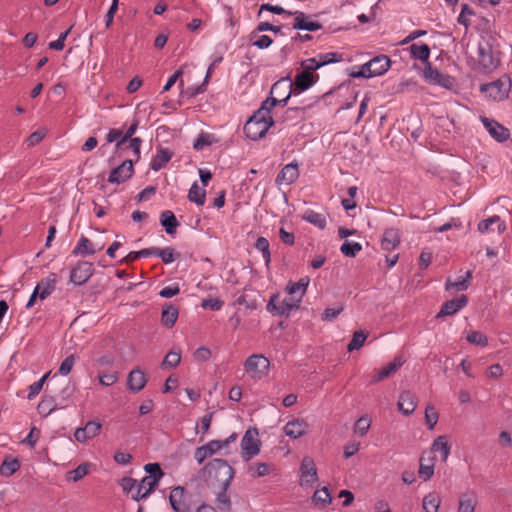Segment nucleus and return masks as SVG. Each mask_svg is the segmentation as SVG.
<instances>
[{
	"label": "nucleus",
	"mask_w": 512,
	"mask_h": 512,
	"mask_svg": "<svg viewBox=\"0 0 512 512\" xmlns=\"http://www.w3.org/2000/svg\"><path fill=\"white\" fill-rule=\"evenodd\" d=\"M411 55L415 59L427 62L430 56V48L427 44L414 43L409 47Z\"/></svg>",
	"instance_id": "a19ab883"
},
{
	"label": "nucleus",
	"mask_w": 512,
	"mask_h": 512,
	"mask_svg": "<svg viewBox=\"0 0 512 512\" xmlns=\"http://www.w3.org/2000/svg\"><path fill=\"white\" fill-rule=\"evenodd\" d=\"M181 361V353L179 351H170L164 358L162 368H175Z\"/></svg>",
	"instance_id": "8fccbe9b"
},
{
	"label": "nucleus",
	"mask_w": 512,
	"mask_h": 512,
	"mask_svg": "<svg viewBox=\"0 0 512 512\" xmlns=\"http://www.w3.org/2000/svg\"><path fill=\"white\" fill-rule=\"evenodd\" d=\"M180 292V288L178 284H172L162 288L159 292V295L163 298H171L177 295Z\"/></svg>",
	"instance_id": "338daca9"
},
{
	"label": "nucleus",
	"mask_w": 512,
	"mask_h": 512,
	"mask_svg": "<svg viewBox=\"0 0 512 512\" xmlns=\"http://www.w3.org/2000/svg\"><path fill=\"white\" fill-rule=\"evenodd\" d=\"M497 224V230L499 233H503L506 230V225L504 222L501 221L500 217L497 215H494L488 219L482 220L478 224V230L481 233H486L490 230H492V225Z\"/></svg>",
	"instance_id": "72a5a7b5"
},
{
	"label": "nucleus",
	"mask_w": 512,
	"mask_h": 512,
	"mask_svg": "<svg viewBox=\"0 0 512 512\" xmlns=\"http://www.w3.org/2000/svg\"><path fill=\"white\" fill-rule=\"evenodd\" d=\"M274 470V466L269 463L256 462L249 465L248 472L252 477H263Z\"/></svg>",
	"instance_id": "c9c22d12"
},
{
	"label": "nucleus",
	"mask_w": 512,
	"mask_h": 512,
	"mask_svg": "<svg viewBox=\"0 0 512 512\" xmlns=\"http://www.w3.org/2000/svg\"><path fill=\"white\" fill-rule=\"evenodd\" d=\"M215 141L212 134L201 133L195 140L193 147L195 150H203L205 147L210 146Z\"/></svg>",
	"instance_id": "3c124183"
},
{
	"label": "nucleus",
	"mask_w": 512,
	"mask_h": 512,
	"mask_svg": "<svg viewBox=\"0 0 512 512\" xmlns=\"http://www.w3.org/2000/svg\"><path fill=\"white\" fill-rule=\"evenodd\" d=\"M299 177L298 165L296 163H289L285 165L278 173L276 182L278 184L290 185L294 183Z\"/></svg>",
	"instance_id": "5701e85b"
},
{
	"label": "nucleus",
	"mask_w": 512,
	"mask_h": 512,
	"mask_svg": "<svg viewBox=\"0 0 512 512\" xmlns=\"http://www.w3.org/2000/svg\"><path fill=\"white\" fill-rule=\"evenodd\" d=\"M511 89V79L508 75H502L499 79L482 84L480 91L485 93L493 101H504L508 98Z\"/></svg>",
	"instance_id": "7ed1b4c3"
},
{
	"label": "nucleus",
	"mask_w": 512,
	"mask_h": 512,
	"mask_svg": "<svg viewBox=\"0 0 512 512\" xmlns=\"http://www.w3.org/2000/svg\"><path fill=\"white\" fill-rule=\"evenodd\" d=\"M302 219L316 226L319 229H324L327 224L326 217L324 214L318 213L311 209H308L303 213Z\"/></svg>",
	"instance_id": "473e14b6"
},
{
	"label": "nucleus",
	"mask_w": 512,
	"mask_h": 512,
	"mask_svg": "<svg viewBox=\"0 0 512 512\" xmlns=\"http://www.w3.org/2000/svg\"><path fill=\"white\" fill-rule=\"evenodd\" d=\"M466 339L469 343L482 347L488 344V338L479 331L468 332Z\"/></svg>",
	"instance_id": "864d4df0"
},
{
	"label": "nucleus",
	"mask_w": 512,
	"mask_h": 512,
	"mask_svg": "<svg viewBox=\"0 0 512 512\" xmlns=\"http://www.w3.org/2000/svg\"><path fill=\"white\" fill-rule=\"evenodd\" d=\"M451 451V445L448 440V436L441 435L434 439L431 449L428 452H432L434 455L436 452L441 454V459L446 462Z\"/></svg>",
	"instance_id": "bb28decb"
},
{
	"label": "nucleus",
	"mask_w": 512,
	"mask_h": 512,
	"mask_svg": "<svg viewBox=\"0 0 512 512\" xmlns=\"http://www.w3.org/2000/svg\"><path fill=\"white\" fill-rule=\"evenodd\" d=\"M255 247L262 253L263 259L265 260L266 266L271 261V253L269 249V241L265 237H259L255 243Z\"/></svg>",
	"instance_id": "c03bdc74"
},
{
	"label": "nucleus",
	"mask_w": 512,
	"mask_h": 512,
	"mask_svg": "<svg viewBox=\"0 0 512 512\" xmlns=\"http://www.w3.org/2000/svg\"><path fill=\"white\" fill-rule=\"evenodd\" d=\"M141 143H142V140L140 138H138V137L132 138L130 140H127L126 145L121 149L122 150L128 149V148L131 149L135 156V159L137 161L140 158Z\"/></svg>",
	"instance_id": "bf43d9fd"
},
{
	"label": "nucleus",
	"mask_w": 512,
	"mask_h": 512,
	"mask_svg": "<svg viewBox=\"0 0 512 512\" xmlns=\"http://www.w3.org/2000/svg\"><path fill=\"white\" fill-rule=\"evenodd\" d=\"M121 487L124 492L131 493V497L135 501L147 498L154 491V489L148 488V485L143 483V479L137 482L130 477L122 479Z\"/></svg>",
	"instance_id": "423d86ee"
},
{
	"label": "nucleus",
	"mask_w": 512,
	"mask_h": 512,
	"mask_svg": "<svg viewBox=\"0 0 512 512\" xmlns=\"http://www.w3.org/2000/svg\"><path fill=\"white\" fill-rule=\"evenodd\" d=\"M435 461L436 457L432 455V452H423L418 471L419 477L422 480L427 481L433 476Z\"/></svg>",
	"instance_id": "a211bd4d"
},
{
	"label": "nucleus",
	"mask_w": 512,
	"mask_h": 512,
	"mask_svg": "<svg viewBox=\"0 0 512 512\" xmlns=\"http://www.w3.org/2000/svg\"><path fill=\"white\" fill-rule=\"evenodd\" d=\"M104 248V243L92 242L85 236H81L78 240L76 246L74 247L72 254L77 256H86L93 255L97 251H100Z\"/></svg>",
	"instance_id": "2eb2a0df"
},
{
	"label": "nucleus",
	"mask_w": 512,
	"mask_h": 512,
	"mask_svg": "<svg viewBox=\"0 0 512 512\" xmlns=\"http://www.w3.org/2000/svg\"><path fill=\"white\" fill-rule=\"evenodd\" d=\"M299 476L301 487H312L318 481L317 468L310 456H305L302 459Z\"/></svg>",
	"instance_id": "0eeeda50"
},
{
	"label": "nucleus",
	"mask_w": 512,
	"mask_h": 512,
	"mask_svg": "<svg viewBox=\"0 0 512 512\" xmlns=\"http://www.w3.org/2000/svg\"><path fill=\"white\" fill-rule=\"evenodd\" d=\"M390 67V59L386 55H379L366 63V69L372 77L384 74Z\"/></svg>",
	"instance_id": "6ab92c4d"
},
{
	"label": "nucleus",
	"mask_w": 512,
	"mask_h": 512,
	"mask_svg": "<svg viewBox=\"0 0 512 512\" xmlns=\"http://www.w3.org/2000/svg\"><path fill=\"white\" fill-rule=\"evenodd\" d=\"M366 338H367V334H365L362 331H356L353 335L352 340L348 344V350L353 351V350L360 349L363 346Z\"/></svg>",
	"instance_id": "6e6d98bb"
},
{
	"label": "nucleus",
	"mask_w": 512,
	"mask_h": 512,
	"mask_svg": "<svg viewBox=\"0 0 512 512\" xmlns=\"http://www.w3.org/2000/svg\"><path fill=\"white\" fill-rule=\"evenodd\" d=\"M475 502L472 499L461 498L459 502L458 512H474Z\"/></svg>",
	"instance_id": "774afa93"
},
{
	"label": "nucleus",
	"mask_w": 512,
	"mask_h": 512,
	"mask_svg": "<svg viewBox=\"0 0 512 512\" xmlns=\"http://www.w3.org/2000/svg\"><path fill=\"white\" fill-rule=\"evenodd\" d=\"M93 272L92 263L78 262L71 270L70 281L75 285H83L92 277Z\"/></svg>",
	"instance_id": "9b49d317"
},
{
	"label": "nucleus",
	"mask_w": 512,
	"mask_h": 512,
	"mask_svg": "<svg viewBox=\"0 0 512 512\" xmlns=\"http://www.w3.org/2000/svg\"><path fill=\"white\" fill-rule=\"evenodd\" d=\"M301 300L298 297H294L287 293V295L279 300L278 295L271 296L267 310L275 315H289V313L299 307Z\"/></svg>",
	"instance_id": "20e7f679"
},
{
	"label": "nucleus",
	"mask_w": 512,
	"mask_h": 512,
	"mask_svg": "<svg viewBox=\"0 0 512 512\" xmlns=\"http://www.w3.org/2000/svg\"><path fill=\"white\" fill-rule=\"evenodd\" d=\"M160 221L168 234H173L179 225L174 213L170 210H165L161 213Z\"/></svg>",
	"instance_id": "e433bc0d"
},
{
	"label": "nucleus",
	"mask_w": 512,
	"mask_h": 512,
	"mask_svg": "<svg viewBox=\"0 0 512 512\" xmlns=\"http://www.w3.org/2000/svg\"><path fill=\"white\" fill-rule=\"evenodd\" d=\"M468 303V298L466 295H461L457 299H452L446 301L439 311L437 317L450 316L457 313L459 310L464 308Z\"/></svg>",
	"instance_id": "412c9836"
},
{
	"label": "nucleus",
	"mask_w": 512,
	"mask_h": 512,
	"mask_svg": "<svg viewBox=\"0 0 512 512\" xmlns=\"http://www.w3.org/2000/svg\"><path fill=\"white\" fill-rule=\"evenodd\" d=\"M441 498L437 492H430L423 498L422 507L425 512H438Z\"/></svg>",
	"instance_id": "f704fd0d"
},
{
	"label": "nucleus",
	"mask_w": 512,
	"mask_h": 512,
	"mask_svg": "<svg viewBox=\"0 0 512 512\" xmlns=\"http://www.w3.org/2000/svg\"><path fill=\"white\" fill-rule=\"evenodd\" d=\"M308 284H309L308 278H301L298 282L291 283L287 286V288H286L287 293L294 297L299 296V299L302 300V297L304 296V294L306 292Z\"/></svg>",
	"instance_id": "4c0bfd02"
},
{
	"label": "nucleus",
	"mask_w": 512,
	"mask_h": 512,
	"mask_svg": "<svg viewBox=\"0 0 512 512\" xmlns=\"http://www.w3.org/2000/svg\"><path fill=\"white\" fill-rule=\"evenodd\" d=\"M173 152L168 148H158L156 155L153 157L150 163V167L154 171H159L166 166L171 160Z\"/></svg>",
	"instance_id": "c756f323"
},
{
	"label": "nucleus",
	"mask_w": 512,
	"mask_h": 512,
	"mask_svg": "<svg viewBox=\"0 0 512 512\" xmlns=\"http://www.w3.org/2000/svg\"><path fill=\"white\" fill-rule=\"evenodd\" d=\"M264 11H269V12L279 14V15H281V14H286L288 16L293 15L292 12L286 11L283 7H281L279 5H272L269 3H265L260 6L258 16H261Z\"/></svg>",
	"instance_id": "4d7b16f0"
},
{
	"label": "nucleus",
	"mask_w": 512,
	"mask_h": 512,
	"mask_svg": "<svg viewBox=\"0 0 512 512\" xmlns=\"http://www.w3.org/2000/svg\"><path fill=\"white\" fill-rule=\"evenodd\" d=\"M156 257H159L165 264H170L180 257V253L176 252L172 247H157Z\"/></svg>",
	"instance_id": "79ce46f5"
},
{
	"label": "nucleus",
	"mask_w": 512,
	"mask_h": 512,
	"mask_svg": "<svg viewBox=\"0 0 512 512\" xmlns=\"http://www.w3.org/2000/svg\"><path fill=\"white\" fill-rule=\"evenodd\" d=\"M312 501L315 505L324 508L332 501L331 495L327 487H323L314 492Z\"/></svg>",
	"instance_id": "ea45409f"
},
{
	"label": "nucleus",
	"mask_w": 512,
	"mask_h": 512,
	"mask_svg": "<svg viewBox=\"0 0 512 512\" xmlns=\"http://www.w3.org/2000/svg\"><path fill=\"white\" fill-rule=\"evenodd\" d=\"M242 456L248 461L260 452V441L256 429H248L241 440Z\"/></svg>",
	"instance_id": "6e6552de"
},
{
	"label": "nucleus",
	"mask_w": 512,
	"mask_h": 512,
	"mask_svg": "<svg viewBox=\"0 0 512 512\" xmlns=\"http://www.w3.org/2000/svg\"><path fill=\"white\" fill-rule=\"evenodd\" d=\"M147 383V378L145 373L139 369H133L127 378V386L129 390H131L134 393H137L141 391Z\"/></svg>",
	"instance_id": "393cba45"
},
{
	"label": "nucleus",
	"mask_w": 512,
	"mask_h": 512,
	"mask_svg": "<svg viewBox=\"0 0 512 512\" xmlns=\"http://www.w3.org/2000/svg\"><path fill=\"white\" fill-rule=\"evenodd\" d=\"M361 250L362 246L358 242L345 241L340 247L342 254L347 257H355Z\"/></svg>",
	"instance_id": "de8ad7c7"
},
{
	"label": "nucleus",
	"mask_w": 512,
	"mask_h": 512,
	"mask_svg": "<svg viewBox=\"0 0 512 512\" xmlns=\"http://www.w3.org/2000/svg\"><path fill=\"white\" fill-rule=\"evenodd\" d=\"M178 309L174 305H166L162 309L161 322L165 327L171 328L175 325L178 319Z\"/></svg>",
	"instance_id": "2f4dec72"
},
{
	"label": "nucleus",
	"mask_w": 512,
	"mask_h": 512,
	"mask_svg": "<svg viewBox=\"0 0 512 512\" xmlns=\"http://www.w3.org/2000/svg\"><path fill=\"white\" fill-rule=\"evenodd\" d=\"M397 406L404 415H410L415 411L417 398L412 392L403 391L399 395Z\"/></svg>",
	"instance_id": "b1692460"
},
{
	"label": "nucleus",
	"mask_w": 512,
	"mask_h": 512,
	"mask_svg": "<svg viewBox=\"0 0 512 512\" xmlns=\"http://www.w3.org/2000/svg\"><path fill=\"white\" fill-rule=\"evenodd\" d=\"M188 199L197 205H203L206 199V191L200 187L197 182H194L188 192Z\"/></svg>",
	"instance_id": "58836bf2"
},
{
	"label": "nucleus",
	"mask_w": 512,
	"mask_h": 512,
	"mask_svg": "<svg viewBox=\"0 0 512 512\" xmlns=\"http://www.w3.org/2000/svg\"><path fill=\"white\" fill-rule=\"evenodd\" d=\"M20 468V463L17 459H5L0 466V474L2 476H11Z\"/></svg>",
	"instance_id": "37998d69"
},
{
	"label": "nucleus",
	"mask_w": 512,
	"mask_h": 512,
	"mask_svg": "<svg viewBox=\"0 0 512 512\" xmlns=\"http://www.w3.org/2000/svg\"><path fill=\"white\" fill-rule=\"evenodd\" d=\"M318 78V74L302 70L295 76L293 84L290 83L288 85V88L290 89L288 94L290 93L291 95L293 90H298L299 92L307 90L318 80Z\"/></svg>",
	"instance_id": "ddd939ff"
},
{
	"label": "nucleus",
	"mask_w": 512,
	"mask_h": 512,
	"mask_svg": "<svg viewBox=\"0 0 512 512\" xmlns=\"http://www.w3.org/2000/svg\"><path fill=\"white\" fill-rule=\"evenodd\" d=\"M169 501L175 512H192L191 505L187 500L186 491L181 486L174 487L171 490Z\"/></svg>",
	"instance_id": "f8f14e48"
},
{
	"label": "nucleus",
	"mask_w": 512,
	"mask_h": 512,
	"mask_svg": "<svg viewBox=\"0 0 512 512\" xmlns=\"http://www.w3.org/2000/svg\"><path fill=\"white\" fill-rule=\"evenodd\" d=\"M70 32H71V27L69 29H67L65 32L61 33L57 40L51 41L49 43V48L53 49V50H58V51L62 50L65 46V40Z\"/></svg>",
	"instance_id": "e2e57ef3"
},
{
	"label": "nucleus",
	"mask_w": 512,
	"mask_h": 512,
	"mask_svg": "<svg viewBox=\"0 0 512 512\" xmlns=\"http://www.w3.org/2000/svg\"><path fill=\"white\" fill-rule=\"evenodd\" d=\"M474 15V11L469 7L468 4H463L461 12L458 16V23L463 25L466 29L471 24L470 17Z\"/></svg>",
	"instance_id": "5fc2aeb1"
},
{
	"label": "nucleus",
	"mask_w": 512,
	"mask_h": 512,
	"mask_svg": "<svg viewBox=\"0 0 512 512\" xmlns=\"http://www.w3.org/2000/svg\"><path fill=\"white\" fill-rule=\"evenodd\" d=\"M423 77L430 84L439 85L444 88H451L454 84V79L451 76L439 72L430 63L425 67Z\"/></svg>",
	"instance_id": "9d476101"
},
{
	"label": "nucleus",
	"mask_w": 512,
	"mask_h": 512,
	"mask_svg": "<svg viewBox=\"0 0 512 512\" xmlns=\"http://www.w3.org/2000/svg\"><path fill=\"white\" fill-rule=\"evenodd\" d=\"M289 98L290 93L281 100L274 97L266 99L261 107L246 121L244 125L245 135L251 140L262 138L274 123L271 116L272 108L277 104L285 106Z\"/></svg>",
	"instance_id": "f257e3e1"
},
{
	"label": "nucleus",
	"mask_w": 512,
	"mask_h": 512,
	"mask_svg": "<svg viewBox=\"0 0 512 512\" xmlns=\"http://www.w3.org/2000/svg\"><path fill=\"white\" fill-rule=\"evenodd\" d=\"M50 374V371L45 373L38 381L34 382L29 386L28 399H33L40 393L45 381L48 379Z\"/></svg>",
	"instance_id": "603ef678"
},
{
	"label": "nucleus",
	"mask_w": 512,
	"mask_h": 512,
	"mask_svg": "<svg viewBox=\"0 0 512 512\" xmlns=\"http://www.w3.org/2000/svg\"><path fill=\"white\" fill-rule=\"evenodd\" d=\"M403 361L401 358H395L392 362L388 363L385 367L376 370L372 376L371 382L377 383L395 373L401 366Z\"/></svg>",
	"instance_id": "a878e982"
},
{
	"label": "nucleus",
	"mask_w": 512,
	"mask_h": 512,
	"mask_svg": "<svg viewBox=\"0 0 512 512\" xmlns=\"http://www.w3.org/2000/svg\"><path fill=\"white\" fill-rule=\"evenodd\" d=\"M56 278L54 274L43 278L34 288L36 294H39L40 300H45L55 290Z\"/></svg>",
	"instance_id": "cd10ccee"
},
{
	"label": "nucleus",
	"mask_w": 512,
	"mask_h": 512,
	"mask_svg": "<svg viewBox=\"0 0 512 512\" xmlns=\"http://www.w3.org/2000/svg\"><path fill=\"white\" fill-rule=\"evenodd\" d=\"M99 382L104 386H111L118 381L117 373H101L98 376Z\"/></svg>",
	"instance_id": "69168bd1"
},
{
	"label": "nucleus",
	"mask_w": 512,
	"mask_h": 512,
	"mask_svg": "<svg viewBox=\"0 0 512 512\" xmlns=\"http://www.w3.org/2000/svg\"><path fill=\"white\" fill-rule=\"evenodd\" d=\"M133 174V161L125 160L121 165L113 169L108 177L110 183L120 184L129 179Z\"/></svg>",
	"instance_id": "dca6fc26"
},
{
	"label": "nucleus",
	"mask_w": 512,
	"mask_h": 512,
	"mask_svg": "<svg viewBox=\"0 0 512 512\" xmlns=\"http://www.w3.org/2000/svg\"><path fill=\"white\" fill-rule=\"evenodd\" d=\"M316 58L321 67L327 64L336 63L343 60L342 54L334 52L320 53L316 56Z\"/></svg>",
	"instance_id": "49530a36"
},
{
	"label": "nucleus",
	"mask_w": 512,
	"mask_h": 512,
	"mask_svg": "<svg viewBox=\"0 0 512 512\" xmlns=\"http://www.w3.org/2000/svg\"><path fill=\"white\" fill-rule=\"evenodd\" d=\"M480 121L486 128L490 136L494 138L497 142L502 143L510 138V130L504 127L498 121L485 116H480Z\"/></svg>",
	"instance_id": "1a4fd4ad"
},
{
	"label": "nucleus",
	"mask_w": 512,
	"mask_h": 512,
	"mask_svg": "<svg viewBox=\"0 0 512 512\" xmlns=\"http://www.w3.org/2000/svg\"><path fill=\"white\" fill-rule=\"evenodd\" d=\"M501 62L500 53L491 40H482L478 45V63L485 72L496 69Z\"/></svg>",
	"instance_id": "f03ea898"
},
{
	"label": "nucleus",
	"mask_w": 512,
	"mask_h": 512,
	"mask_svg": "<svg viewBox=\"0 0 512 512\" xmlns=\"http://www.w3.org/2000/svg\"><path fill=\"white\" fill-rule=\"evenodd\" d=\"M400 243V233L398 229L389 228L384 231L381 247L383 250H394Z\"/></svg>",
	"instance_id": "c85d7f7f"
},
{
	"label": "nucleus",
	"mask_w": 512,
	"mask_h": 512,
	"mask_svg": "<svg viewBox=\"0 0 512 512\" xmlns=\"http://www.w3.org/2000/svg\"><path fill=\"white\" fill-rule=\"evenodd\" d=\"M74 363H75V356L73 354L67 356L60 365L59 374H61L63 376H67L71 372V370L74 366Z\"/></svg>",
	"instance_id": "052dcab7"
},
{
	"label": "nucleus",
	"mask_w": 512,
	"mask_h": 512,
	"mask_svg": "<svg viewBox=\"0 0 512 512\" xmlns=\"http://www.w3.org/2000/svg\"><path fill=\"white\" fill-rule=\"evenodd\" d=\"M193 357L197 362H206L211 358V351L207 347H200L194 352Z\"/></svg>",
	"instance_id": "0e129e2a"
},
{
	"label": "nucleus",
	"mask_w": 512,
	"mask_h": 512,
	"mask_svg": "<svg viewBox=\"0 0 512 512\" xmlns=\"http://www.w3.org/2000/svg\"><path fill=\"white\" fill-rule=\"evenodd\" d=\"M309 424L304 420L300 418L292 419L288 421L283 431L286 436L297 439L303 435H305L308 432Z\"/></svg>",
	"instance_id": "f3484780"
},
{
	"label": "nucleus",
	"mask_w": 512,
	"mask_h": 512,
	"mask_svg": "<svg viewBox=\"0 0 512 512\" xmlns=\"http://www.w3.org/2000/svg\"><path fill=\"white\" fill-rule=\"evenodd\" d=\"M270 362L262 354H253L247 358L244 368L252 379H262L269 372Z\"/></svg>",
	"instance_id": "39448f33"
},
{
	"label": "nucleus",
	"mask_w": 512,
	"mask_h": 512,
	"mask_svg": "<svg viewBox=\"0 0 512 512\" xmlns=\"http://www.w3.org/2000/svg\"><path fill=\"white\" fill-rule=\"evenodd\" d=\"M137 127H138V122L134 121L130 125V127L126 130V132L123 133L124 136L121 138V140L118 141V143L116 144L117 148H123L126 145L127 140L132 139L131 137L135 133Z\"/></svg>",
	"instance_id": "680f3d73"
},
{
	"label": "nucleus",
	"mask_w": 512,
	"mask_h": 512,
	"mask_svg": "<svg viewBox=\"0 0 512 512\" xmlns=\"http://www.w3.org/2000/svg\"><path fill=\"white\" fill-rule=\"evenodd\" d=\"M102 429V425L100 422L91 420L88 421L84 427H79L74 432V437L76 441L80 443H85L90 439L95 438L99 435Z\"/></svg>",
	"instance_id": "4468645a"
},
{
	"label": "nucleus",
	"mask_w": 512,
	"mask_h": 512,
	"mask_svg": "<svg viewBox=\"0 0 512 512\" xmlns=\"http://www.w3.org/2000/svg\"><path fill=\"white\" fill-rule=\"evenodd\" d=\"M471 279L472 272L467 271L464 276L459 277L455 281H452L450 278H448L445 288L446 290L464 291L470 286Z\"/></svg>",
	"instance_id": "7c9ffc66"
},
{
	"label": "nucleus",
	"mask_w": 512,
	"mask_h": 512,
	"mask_svg": "<svg viewBox=\"0 0 512 512\" xmlns=\"http://www.w3.org/2000/svg\"><path fill=\"white\" fill-rule=\"evenodd\" d=\"M90 464L82 463L74 470L68 472V480L77 482L89 473Z\"/></svg>",
	"instance_id": "a18cd8bd"
},
{
	"label": "nucleus",
	"mask_w": 512,
	"mask_h": 512,
	"mask_svg": "<svg viewBox=\"0 0 512 512\" xmlns=\"http://www.w3.org/2000/svg\"><path fill=\"white\" fill-rule=\"evenodd\" d=\"M295 20L293 28L298 30L317 31L321 29V24L311 19L310 16L305 15L303 12L296 11L293 13Z\"/></svg>",
	"instance_id": "4be33fe9"
},
{
	"label": "nucleus",
	"mask_w": 512,
	"mask_h": 512,
	"mask_svg": "<svg viewBox=\"0 0 512 512\" xmlns=\"http://www.w3.org/2000/svg\"><path fill=\"white\" fill-rule=\"evenodd\" d=\"M144 470L148 473L143 477V483L148 485V488L155 489L161 478L164 476L163 471L158 463H148L144 466Z\"/></svg>",
	"instance_id": "aec40b11"
},
{
	"label": "nucleus",
	"mask_w": 512,
	"mask_h": 512,
	"mask_svg": "<svg viewBox=\"0 0 512 512\" xmlns=\"http://www.w3.org/2000/svg\"><path fill=\"white\" fill-rule=\"evenodd\" d=\"M439 414L433 405H427L425 409V422L428 429L432 430L437 424Z\"/></svg>",
	"instance_id": "09e8293b"
},
{
	"label": "nucleus",
	"mask_w": 512,
	"mask_h": 512,
	"mask_svg": "<svg viewBox=\"0 0 512 512\" xmlns=\"http://www.w3.org/2000/svg\"><path fill=\"white\" fill-rule=\"evenodd\" d=\"M370 425V420L367 417H360L355 423L354 431L360 436H364L368 432Z\"/></svg>",
	"instance_id": "13d9d810"
}]
</instances>
